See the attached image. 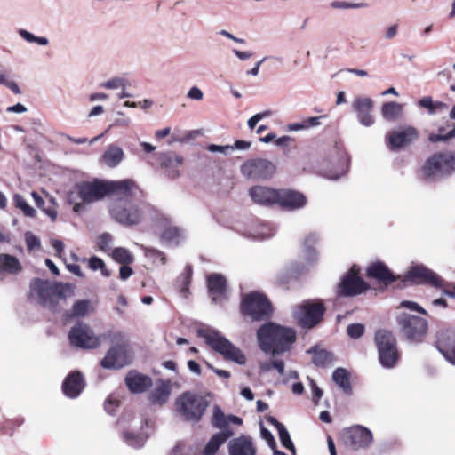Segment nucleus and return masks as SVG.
<instances>
[{
	"label": "nucleus",
	"instance_id": "f257e3e1",
	"mask_svg": "<svg viewBox=\"0 0 455 455\" xmlns=\"http://www.w3.org/2000/svg\"><path fill=\"white\" fill-rule=\"evenodd\" d=\"M131 180L83 181L68 192L67 201L75 212L81 213L85 211L87 204L99 201L105 196L131 191Z\"/></svg>",
	"mask_w": 455,
	"mask_h": 455
},
{
	"label": "nucleus",
	"instance_id": "f03ea898",
	"mask_svg": "<svg viewBox=\"0 0 455 455\" xmlns=\"http://www.w3.org/2000/svg\"><path fill=\"white\" fill-rule=\"evenodd\" d=\"M131 191L125 193H114L116 198L111 203L109 212L111 217L124 226L138 225L152 212L150 204L137 198L140 189L131 180Z\"/></svg>",
	"mask_w": 455,
	"mask_h": 455
},
{
	"label": "nucleus",
	"instance_id": "7ed1b4c3",
	"mask_svg": "<svg viewBox=\"0 0 455 455\" xmlns=\"http://www.w3.org/2000/svg\"><path fill=\"white\" fill-rule=\"evenodd\" d=\"M260 349L272 355L287 351L295 341V331L273 323L262 325L257 332Z\"/></svg>",
	"mask_w": 455,
	"mask_h": 455
},
{
	"label": "nucleus",
	"instance_id": "20e7f679",
	"mask_svg": "<svg viewBox=\"0 0 455 455\" xmlns=\"http://www.w3.org/2000/svg\"><path fill=\"white\" fill-rule=\"evenodd\" d=\"M175 411L181 419L197 422L204 414L209 402L202 395L192 392H184L175 400Z\"/></svg>",
	"mask_w": 455,
	"mask_h": 455
},
{
	"label": "nucleus",
	"instance_id": "39448f33",
	"mask_svg": "<svg viewBox=\"0 0 455 455\" xmlns=\"http://www.w3.org/2000/svg\"><path fill=\"white\" fill-rule=\"evenodd\" d=\"M198 335L204 339L207 345L222 355L226 359L241 365L246 363L244 354L219 331L209 328L200 329L198 330Z\"/></svg>",
	"mask_w": 455,
	"mask_h": 455
},
{
	"label": "nucleus",
	"instance_id": "423d86ee",
	"mask_svg": "<svg viewBox=\"0 0 455 455\" xmlns=\"http://www.w3.org/2000/svg\"><path fill=\"white\" fill-rule=\"evenodd\" d=\"M455 172V155L442 152L428 157L421 168L423 178L427 181H435L450 176Z\"/></svg>",
	"mask_w": 455,
	"mask_h": 455
},
{
	"label": "nucleus",
	"instance_id": "0eeeda50",
	"mask_svg": "<svg viewBox=\"0 0 455 455\" xmlns=\"http://www.w3.org/2000/svg\"><path fill=\"white\" fill-rule=\"evenodd\" d=\"M374 339L381 366L387 369L394 368L399 360L395 336L388 331L379 330Z\"/></svg>",
	"mask_w": 455,
	"mask_h": 455
},
{
	"label": "nucleus",
	"instance_id": "6e6552de",
	"mask_svg": "<svg viewBox=\"0 0 455 455\" xmlns=\"http://www.w3.org/2000/svg\"><path fill=\"white\" fill-rule=\"evenodd\" d=\"M241 310L244 315H248L253 320H261L271 315L272 306L265 295L252 291L243 297Z\"/></svg>",
	"mask_w": 455,
	"mask_h": 455
},
{
	"label": "nucleus",
	"instance_id": "1a4fd4ad",
	"mask_svg": "<svg viewBox=\"0 0 455 455\" xmlns=\"http://www.w3.org/2000/svg\"><path fill=\"white\" fill-rule=\"evenodd\" d=\"M31 295L36 297L41 305L50 309H55L60 300L64 299V294L60 286L42 280H36L31 284Z\"/></svg>",
	"mask_w": 455,
	"mask_h": 455
},
{
	"label": "nucleus",
	"instance_id": "9d476101",
	"mask_svg": "<svg viewBox=\"0 0 455 455\" xmlns=\"http://www.w3.org/2000/svg\"><path fill=\"white\" fill-rule=\"evenodd\" d=\"M406 281H411L418 283H428L435 288H440L443 293L454 298L455 284L453 291L448 290V284L437 274L424 267L423 265H416L411 268L406 275Z\"/></svg>",
	"mask_w": 455,
	"mask_h": 455
},
{
	"label": "nucleus",
	"instance_id": "9b49d317",
	"mask_svg": "<svg viewBox=\"0 0 455 455\" xmlns=\"http://www.w3.org/2000/svg\"><path fill=\"white\" fill-rule=\"evenodd\" d=\"M324 310L322 302L305 301L294 308L293 316L302 327L312 328L321 321Z\"/></svg>",
	"mask_w": 455,
	"mask_h": 455
},
{
	"label": "nucleus",
	"instance_id": "f8f14e48",
	"mask_svg": "<svg viewBox=\"0 0 455 455\" xmlns=\"http://www.w3.org/2000/svg\"><path fill=\"white\" fill-rule=\"evenodd\" d=\"M397 322L403 334L411 342H420L427 335L428 324L422 317L402 314Z\"/></svg>",
	"mask_w": 455,
	"mask_h": 455
},
{
	"label": "nucleus",
	"instance_id": "ddd939ff",
	"mask_svg": "<svg viewBox=\"0 0 455 455\" xmlns=\"http://www.w3.org/2000/svg\"><path fill=\"white\" fill-rule=\"evenodd\" d=\"M68 339L74 347L84 349H93L100 345V337L86 323H78L69 331Z\"/></svg>",
	"mask_w": 455,
	"mask_h": 455
},
{
	"label": "nucleus",
	"instance_id": "4468645a",
	"mask_svg": "<svg viewBox=\"0 0 455 455\" xmlns=\"http://www.w3.org/2000/svg\"><path fill=\"white\" fill-rule=\"evenodd\" d=\"M241 173L251 180H267L275 172V165L265 158H253L244 162L240 168Z\"/></svg>",
	"mask_w": 455,
	"mask_h": 455
},
{
	"label": "nucleus",
	"instance_id": "2eb2a0df",
	"mask_svg": "<svg viewBox=\"0 0 455 455\" xmlns=\"http://www.w3.org/2000/svg\"><path fill=\"white\" fill-rule=\"evenodd\" d=\"M359 268L352 267L342 278L338 286L337 292L340 296H355L368 289L366 283L358 276Z\"/></svg>",
	"mask_w": 455,
	"mask_h": 455
},
{
	"label": "nucleus",
	"instance_id": "dca6fc26",
	"mask_svg": "<svg viewBox=\"0 0 455 455\" xmlns=\"http://www.w3.org/2000/svg\"><path fill=\"white\" fill-rule=\"evenodd\" d=\"M418 138V130L413 126L406 125L388 132L387 144L389 149L397 150L412 143Z\"/></svg>",
	"mask_w": 455,
	"mask_h": 455
},
{
	"label": "nucleus",
	"instance_id": "f3484780",
	"mask_svg": "<svg viewBox=\"0 0 455 455\" xmlns=\"http://www.w3.org/2000/svg\"><path fill=\"white\" fill-rule=\"evenodd\" d=\"M352 108L356 115L357 121L364 127H371L375 124L373 115L374 101L367 96H357L352 102Z\"/></svg>",
	"mask_w": 455,
	"mask_h": 455
},
{
	"label": "nucleus",
	"instance_id": "a211bd4d",
	"mask_svg": "<svg viewBox=\"0 0 455 455\" xmlns=\"http://www.w3.org/2000/svg\"><path fill=\"white\" fill-rule=\"evenodd\" d=\"M342 439L346 445L357 450L366 447L371 443L372 434L366 427L355 426L343 432Z\"/></svg>",
	"mask_w": 455,
	"mask_h": 455
},
{
	"label": "nucleus",
	"instance_id": "6ab92c4d",
	"mask_svg": "<svg viewBox=\"0 0 455 455\" xmlns=\"http://www.w3.org/2000/svg\"><path fill=\"white\" fill-rule=\"evenodd\" d=\"M132 362V356L126 347L118 346L108 350L101 360V366L107 369L122 368Z\"/></svg>",
	"mask_w": 455,
	"mask_h": 455
},
{
	"label": "nucleus",
	"instance_id": "aec40b11",
	"mask_svg": "<svg viewBox=\"0 0 455 455\" xmlns=\"http://www.w3.org/2000/svg\"><path fill=\"white\" fill-rule=\"evenodd\" d=\"M160 167L164 174L169 179H176L180 174L183 158L173 152L160 153L157 155Z\"/></svg>",
	"mask_w": 455,
	"mask_h": 455
},
{
	"label": "nucleus",
	"instance_id": "412c9836",
	"mask_svg": "<svg viewBox=\"0 0 455 455\" xmlns=\"http://www.w3.org/2000/svg\"><path fill=\"white\" fill-rule=\"evenodd\" d=\"M278 190L266 186H254L249 189V196L255 204L270 206L277 204Z\"/></svg>",
	"mask_w": 455,
	"mask_h": 455
},
{
	"label": "nucleus",
	"instance_id": "4be33fe9",
	"mask_svg": "<svg viewBox=\"0 0 455 455\" xmlns=\"http://www.w3.org/2000/svg\"><path fill=\"white\" fill-rule=\"evenodd\" d=\"M307 197L300 192L291 189H279L277 204L288 210H297L307 204Z\"/></svg>",
	"mask_w": 455,
	"mask_h": 455
},
{
	"label": "nucleus",
	"instance_id": "5701e85b",
	"mask_svg": "<svg viewBox=\"0 0 455 455\" xmlns=\"http://www.w3.org/2000/svg\"><path fill=\"white\" fill-rule=\"evenodd\" d=\"M125 384L133 394L147 391L153 384L152 379L135 371H131L125 377Z\"/></svg>",
	"mask_w": 455,
	"mask_h": 455
},
{
	"label": "nucleus",
	"instance_id": "b1692460",
	"mask_svg": "<svg viewBox=\"0 0 455 455\" xmlns=\"http://www.w3.org/2000/svg\"><path fill=\"white\" fill-rule=\"evenodd\" d=\"M229 455H256V447L250 436L242 435L228 443Z\"/></svg>",
	"mask_w": 455,
	"mask_h": 455
},
{
	"label": "nucleus",
	"instance_id": "393cba45",
	"mask_svg": "<svg viewBox=\"0 0 455 455\" xmlns=\"http://www.w3.org/2000/svg\"><path fill=\"white\" fill-rule=\"evenodd\" d=\"M172 389V383L170 380L159 379L156 383V387L148 395V400L152 404L163 405L166 403L170 398Z\"/></svg>",
	"mask_w": 455,
	"mask_h": 455
},
{
	"label": "nucleus",
	"instance_id": "a878e982",
	"mask_svg": "<svg viewBox=\"0 0 455 455\" xmlns=\"http://www.w3.org/2000/svg\"><path fill=\"white\" fill-rule=\"evenodd\" d=\"M84 380L82 374L78 371L68 375L62 384L64 394L70 397H77L84 387Z\"/></svg>",
	"mask_w": 455,
	"mask_h": 455
},
{
	"label": "nucleus",
	"instance_id": "bb28decb",
	"mask_svg": "<svg viewBox=\"0 0 455 455\" xmlns=\"http://www.w3.org/2000/svg\"><path fill=\"white\" fill-rule=\"evenodd\" d=\"M209 293L213 302H220L226 297V280L221 275L213 274L208 277Z\"/></svg>",
	"mask_w": 455,
	"mask_h": 455
},
{
	"label": "nucleus",
	"instance_id": "cd10ccee",
	"mask_svg": "<svg viewBox=\"0 0 455 455\" xmlns=\"http://www.w3.org/2000/svg\"><path fill=\"white\" fill-rule=\"evenodd\" d=\"M437 347L445 359L455 365V335L448 334L438 339Z\"/></svg>",
	"mask_w": 455,
	"mask_h": 455
},
{
	"label": "nucleus",
	"instance_id": "c85d7f7f",
	"mask_svg": "<svg viewBox=\"0 0 455 455\" xmlns=\"http://www.w3.org/2000/svg\"><path fill=\"white\" fill-rule=\"evenodd\" d=\"M367 275L386 284L394 280V276L389 269L381 262L371 264L367 268Z\"/></svg>",
	"mask_w": 455,
	"mask_h": 455
},
{
	"label": "nucleus",
	"instance_id": "c756f323",
	"mask_svg": "<svg viewBox=\"0 0 455 455\" xmlns=\"http://www.w3.org/2000/svg\"><path fill=\"white\" fill-rule=\"evenodd\" d=\"M319 241V235L316 233H309L307 235L302 243V254L308 263L317 260V251L315 245Z\"/></svg>",
	"mask_w": 455,
	"mask_h": 455
},
{
	"label": "nucleus",
	"instance_id": "7c9ffc66",
	"mask_svg": "<svg viewBox=\"0 0 455 455\" xmlns=\"http://www.w3.org/2000/svg\"><path fill=\"white\" fill-rule=\"evenodd\" d=\"M124 156V150L120 147L110 145L102 155L101 159L107 166L114 168L123 161Z\"/></svg>",
	"mask_w": 455,
	"mask_h": 455
},
{
	"label": "nucleus",
	"instance_id": "2f4dec72",
	"mask_svg": "<svg viewBox=\"0 0 455 455\" xmlns=\"http://www.w3.org/2000/svg\"><path fill=\"white\" fill-rule=\"evenodd\" d=\"M233 434L234 433L231 430H222L221 432L214 435L204 447V455H213L220 446L232 436Z\"/></svg>",
	"mask_w": 455,
	"mask_h": 455
},
{
	"label": "nucleus",
	"instance_id": "473e14b6",
	"mask_svg": "<svg viewBox=\"0 0 455 455\" xmlns=\"http://www.w3.org/2000/svg\"><path fill=\"white\" fill-rule=\"evenodd\" d=\"M183 238L184 231L170 223H168L161 234V239L170 244H178Z\"/></svg>",
	"mask_w": 455,
	"mask_h": 455
},
{
	"label": "nucleus",
	"instance_id": "72a5a7b5",
	"mask_svg": "<svg viewBox=\"0 0 455 455\" xmlns=\"http://www.w3.org/2000/svg\"><path fill=\"white\" fill-rule=\"evenodd\" d=\"M267 421L276 427L283 446L295 454V447L285 427L274 417H269Z\"/></svg>",
	"mask_w": 455,
	"mask_h": 455
},
{
	"label": "nucleus",
	"instance_id": "f704fd0d",
	"mask_svg": "<svg viewBox=\"0 0 455 455\" xmlns=\"http://www.w3.org/2000/svg\"><path fill=\"white\" fill-rule=\"evenodd\" d=\"M403 106L397 102H387L381 107L382 117L387 121H395L402 115Z\"/></svg>",
	"mask_w": 455,
	"mask_h": 455
},
{
	"label": "nucleus",
	"instance_id": "c9c22d12",
	"mask_svg": "<svg viewBox=\"0 0 455 455\" xmlns=\"http://www.w3.org/2000/svg\"><path fill=\"white\" fill-rule=\"evenodd\" d=\"M20 270L19 260L8 254H0V271L15 274Z\"/></svg>",
	"mask_w": 455,
	"mask_h": 455
},
{
	"label": "nucleus",
	"instance_id": "e433bc0d",
	"mask_svg": "<svg viewBox=\"0 0 455 455\" xmlns=\"http://www.w3.org/2000/svg\"><path fill=\"white\" fill-rule=\"evenodd\" d=\"M333 381L344 390L346 393H350L351 385L349 380L348 372L343 368H338L332 374Z\"/></svg>",
	"mask_w": 455,
	"mask_h": 455
},
{
	"label": "nucleus",
	"instance_id": "4c0bfd02",
	"mask_svg": "<svg viewBox=\"0 0 455 455\" xmlns=\"http://www.w3.org/2000/svg\"><path fill=\"white\" fill-rule=\"evenodd\" d=\"M275 232V228L267 223H260L255 227L251 236L254 239L264 240L274 235Z\"/></svg>",
	"mask_w": 455,
	"mask_h": 455
},
{
	"label": "nucleus",
	"instance_id": "58836bf2",
	"mask_svg": "<svg viewBox=\"0 0 455 455\" xmlns=\"http://www.w3.org/2000/svg\"><path fill=\"white\" fill-rule=\"evenodd\" d=\"M93 311V307L89 300H78L72 307L70 316L83 317Z\"/></svg>",
	"mask_w": 455,
	"mask_h": 455
},
{
	"label": "nucleus",
	"instance_id": "ea45409f",
	"mask_svg": "<svg viewBox=\"0 0 455 455\" xmlns=\"http://www.w3.org/2000/svg\"><path fill=\"white\" fill-rule=\"evenodd\" d=\"M212 423L215 427L222 430H229L228 428V416L224 414L218 405H215L212 409Z\"/></svg>",
	"mask_w": 455,
	"mask_h": 455
},
{
	"label": "nucleus",
	"instance_id": "a19ab883",
	"mask_svg": "<svg viewBox=\"0 0 455 455\" xmlns=\"http://www.w3.org/2000/svg\"><path fill=\"white\" fill-rule=\"evenodd\" d=\"M13 203L15 206L24 213V215L31 218L36 216V210L27 203L22 196L15 194L13 196Z\"/></svg>",
	"mask_w": 455,
	"mask_h": 455
},
{
	"label": "nucleus",
	"instance_id": "79ce46f5",
	"mask_svg": "<svg viewBox=\"0 0 455 455\" xmlns=\"http://www.w3.org/2000/svg\"><path fill=\"white\" fill-rule=\"evenodd\" d=\"M18 34L20 35V36L22 39H24L28 43H35L41 46H45L49 44V40L46 37L36 36L34 34H32L31 32H29L26 29H23V28H20L18 30Z\"/></svg>",
	"mask_w": 455,
	"mask_h": 455
},
{
	"label": "nucleus",
	"instance_id": "37998d69",
	"mask_svg": "<svg viewBox=\"0 0 455 455\" xmlns=\"http://www.w3.org/2000/svg\"><path fill=\"white\" fill-rule=\"evenodd\" d=\"M112 258L121 264H129L133 260V257L130 251L122 247L116 248L112 251Z\"/></svg>",
	"mask_w": 455,
	"mask_h": 455
},
{
	"label": "nucleus",
	"instance_id": "c03bdc74",
	"mask_svg": "<svg viewBox=\"0 0 455 455\" xmlns=\"http://www.w3.org/2000/svg\"><path fill=\"white\" fill-rule=\"evenodd\" d=\"M148 434L133 435L132 433H126L124 435L125 442L132 447L140 448L143 446L146 442Z\"/></svg>",
	"mask_w": 455,
	"mask_h": 455
},
{
	"label": "nucleus",
	"instance_id": "a18cd8bd",
	"mask_svg": "<svg viewBox=\"0 0 455 455\" xmlns=\"http://www.w3.org/2000/svg\"><path fill=\"white\" fill-rule=\"evenodd\" d=\"M145 256L149 259L155 265H164L165 257L163 252L156 249H147Z\"/></svg>",
	"mask_w": 455,
	"mask_h": 455
},
{
	"label": "nucleus",
	"instance_id": "49530a36",
	"mask_svg": "<svg viewBox=\"0 0 455 455\" xmlns=\"http://www.w3.org/2000/svg\"><path fill=\"white\" fill-rule=\"evenodd\" d=\"M100 86L105 89L114 90V89H124L126 86V81L121 77H114L106 82H103Z\"/></svg>",
	"mask_w": 455,
	"mask_h": 455
},
{
	"label": "nucleus",
	"instance_id": "de8ad7c7",
	"mask_svg": "<svg viewBox=\"0 0 455 455\" xmlns=\"http://www.w3.org/2000/svg\"><path fill=\"white\" fill-rule=\"evenodd\" d=\"M366 4L363 3H351L347 1H333L331 6L333 9H359L364 7Z\"/></svg>",
	"mask_w": 455,
	"mask_h": 455
},
{
	"label": "nucleus",
	"instance_id": "09e8293b",
	"mask_svg": "<svg viewBox=\"0 0 455 455\" xmlns=\"http://www.w3.org/2000/svg\"><path fill=\"white\" fill-rule=\"evenodd\" d=\"M0 84L6 86L15 94L20 93V90L17 83L9 79L8 76L2 71H0Z\"/></svg>",
	"mask_w": 455,
	"mask_h": 455
},
{
	"label": "nucleus",
	"instance_id": "8fccbe9b",
	"mask_svg": "<svg viewBox=\"0 0 455 455\" xmlns=\"http://www.w3.org/2000/svg\"><path fill=\"white\" fill-rule=\"evenodd\" d=\"M347 335L352 339L360 338L364 332V326L361 323H353L347 328Z\"/></svg>",
	"mask_w": 455,
	"mask_h": 455
},
{
	"label": "nucleus",
	"instance_id": "3c124183",
	"mask_svg": "<svg viewBox=\"0 0 455 455\" xmlns=\"http://www.w3.org/2000/svg\"><path fill=\"white\" fill-rule=\"evenodd\" d=\"M25 241L27 247L29 251L37 249L40 247V240L31 232L25 234Z\"/></svg>",
	"mask_w": 455,
	"mask_h": 455
},
{
	"label": "nucleus",
	"instance_id": "603ef678",
	"mask_svg": "<svg viewBox=\"0 0 455 455\" xmlns=\"http://www.w3.org/2000/svg\"><path fill=\"white\" fill-rule=\"evenodd\" d=\"M400 307H405L411 311H416L422 315H427V311L423 307H421L418 303L413 301L403 300L401 302Z\"/></svg>",
	"mask_w": 455,
	"mask_h": 455
},
{
	"label": "nucleus",
	"instance_id": "864d4df0",
	"mask_svg": "<svg viewBox=\"0 0 455 455\" xmlns=\"http://www.w3.org/2000/svg\"><path fill=\"white\" fill-rule=\"evenodd\" d=\"M112 243V236L109 234H102L98 239V244L100 248L103 251H108L110 249V245Z\"/></svg>",
	"mask_w": 455,
	"mask_h": 455
},
{
	"label": "nucleus",
	"instance_id": "5fc2aeb1",
	"mask_svg": "<svg viewBox=\"0 0 455 455\" xmlns=\"http://www.w3.org/2000/svg\"><path fill=\"white\" fill-rule=\"evenodd\" d=\"M261 437L267 443L271 449L276 448L275 440L271 432L264 427H261Z\"/></svg>",
	"mask_w": 455,
	"mask_h": 455
},
{
	"label": "nucleus",
	"instance_id": "6e6d98bb",
	"mask_svg": "<svg viewBox=\"0 0 455 455\" xmlns=\"http://www.w3.org/2000/svg\"><path fill=\"white\" fill-rule=\"evenodd\" d=\"M207 149L212 153H221L223 155H228L233 150V147L228 146V145L219 146V145H215V144H211L208 146Z\"/></svg>",
	"mask_w": 455,
	"mask_h": 455
},
{
	"label": "nucleus",
	"instance_id": "4d7b16f0",
	"mask_svg": "<svg viewBox=\"0 0 455 455\" xmlns=\"http://www.w3.org/2000/svg\"><path fill=\"white\" fill-rule=\"evenodd\" d=\"M119 404V401L113 395L108 397L105 403V410L108 413H114L115 408Z\"/></svg>",
	"mask_w": 455,
	"mask_h": 455
},
{
	"label": "nucleus",
	"instance_id": "13d9d810",
	"mask_svg": "<svg viewBox=\"0 0 455 455\" xmlns=\"http://www.w3.org/2000/svg\"><path fill=\"white\" fill-rule=\"evenodd\" d=\"M313 361L316 365H323L329 361V355L325 351H319L314 355Z\"/></svg>",
	"mask_w": 455,
	"mask_h": 455
},
{
	"label": "nucleus",
	"instance_id": "bf43d9fd",
	"mask_svg": "<svg viewBox=\"0 0 455 455\" xmlns=\"http://www.w3.org/2000/svg\"><path fill=\"white\" fill-rule=\"evenodd\" d=\"M188 97L191 100H201L204 98V93L201 89L196 86H193L188 90Z\"/></svg>",
	"mask_w": 455,
	"mask_h": 455
},
{
	"label": "nucleus",
	"instance_id": "052dcab7",
	"mask_svg": "<svg viewBox=\"0 0 455 455\" xmlns=\"http://www.w3.org/2000/svg\"><path fill=\"white\" fill-rule=\"evenodd\" d=\"M323 117V116H312V117L304 119L303 123L305 124L306 130L312 128V127L319 126L321 124V119Z\"/></svg>",
	"mask_w": 455,
	"mask_h": 455
},
{
	"label": "nucleus",
	"instance_id": "680f3d73",
	"mask_svg": "<svg viewBox=\"0 0 455 455\" xmlns=\"http://www.w3.org/2000/svg\"><path fill=\"white\" fill-rule=\"evenodd\" d=\"M42 211L51 219L52 221H55L58 217L57 206L48 205L42 208Z\"/></svg>",
	"mask_w": 455,
	"mask_h": 455
},
{
	"label": "nucleus",
	"instance_id": "e2e57ef3",
	"mask_svg": "<svg viewBox=\"0 0 455 455\" xmlns=\"http://www.w3.org/2000/svg\"><path fill=\"white\" fill-rule=\"evenodd\" d=\"M284 271L283 276L281 277L282 282H287L289 279L296 277L299 274L298 269L294 266H291Z\"/></svg>",
	"mask_w": 455,
	"mask_h": 455
},
{
	"label": "nucleus",
	"instance_id": "0e129e2a",
	"mask_svg": "<svg viewBox=\"0 0 455 455\" xmlns=\"http://www.w3.org/2000/svg\"><path fill=\"white\" fill-rule=\"evenodd\" d=\"M132 269L127 266V264H123L119 269V276L122 280H126L132 275Z\"/></svg>",
	"mask_w": 455,
	"mask_h": 455
},
{
	"label": "nucleus",
	"instance_id": "69168bd1",
	"mask_svg": "<svg viewBox=\"0 0 455 455\" xmlns=\"http://www.w3.org/2000/svg\"><path fill=\"white\" fill-rule=\"evenodd\" d=\"M89 267L92 270H98L100 268H103L104 262L102 259L97 258V257H92L89 260Z\"/></svg>",
	"mask_w": 455,
	"mask_h": 455
},
{
	"label": "nucleus",
	"instance_id": "338daca9",
	"mask_svg": "<svg viewBox=\"0 0 455 455\" xmlns=\"http://www.w3.org/2000/svg\"><path fill=\"white\" fill-rule=\"evenodd\" d=\"M310 384H311V389H312V393H313L314 403H317L318 400L323 395V391L316 386V384L313 380H311Z\"/></svg>",
	"mask_w": 455,
	"mask_h": 455
},
{
	"label": "nucleus",
	"instance_id": "774afa93",
	"mask_svg": "<svg viewBox=\"0 0 455 455\" xmlns=\"http://www.w3.org/2000/svg\"><path fill=\"white\" fill-rule=\"evenodd\" d=\"M428 140L433 143H436L439 141H447L450 139H449L447 133H445V134L432 133L429 135Z\"/></svg>",
	"mask_w": 455,
	"mask_h": 455
}]
</instances>
